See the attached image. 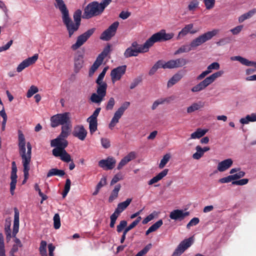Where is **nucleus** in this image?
Returning <instances> with one entry per match:
<instances>
[{
    "label": "nucleus",
    "instance_id": "nucleus-1",
    "mask_svg": "<svg viewBox=\"0 0 256 256\" xmlns=\"http://www.w3.org/2000/svg\"><path fill=\"white\" fill-rule=\"evenodd\" d=\"M54 6L62 14V22L68 32V37L71 38L78 31L81 24L82 18L90 19L102 14L104 8L112 2V0H103L100 4L93 2L88 4L84 8L83 15L80 9L76 10L73 14L74 21L71 18L69 10L63 0H55Z\"/></svg>",
    "mask_w": 256,
    "mask_h": 256
},
{
    "label": "nucleus",
    "instance_id": "nucleus-2",
    "mask_svg": "<svg viewBox=\"0 0 256 256\" xmlns=\"http://www.w3.org/2000/svg\"><path fill=\"white\" fill-rule=\"evenodd\" d=\"M224 74V72L220 70L214 73L210 76L206 78L204 80L192 88L191 90L194 92H198L204 90L208 86L212 83L216 78L220 77Z\"/></svg>",
    "mask_w": 256,
    "mask_h": 256
},
{
    "label": "nucleus",
    "instance_id": "nucleus-3",
    "mask_svg": "<svg viewBox=\"0 0 256 256\" xmlns=\"http://www.w3.org/2000/svg\"><path fill=\"white\" fill-rule=\"evenodd\" d=\"M68 145V141H64L60 144L55 146L56 148L52 150V154L56 157H60L62 160L64 162H68L72 161L71 156L66 151L65 148Z\"/></svg>",
    "mask_w": 256,
    "mask_h": 256
},
{
    "label": "nucleus",
    "instance_id": "nucleus-4",
    "mask_svg": "<svg viewBox=\"0 0 256 256\" xmlns=\"http://www.w3.org/2000/svg\"><path fill=\"white\" fill-rule=\"evenodd\" d=\"M219 32V30L214 29L212 31L208 32L206 33L200 35L198 37L194 39L191 42V46L194 49L200 46L206 41L212 39L214 36H216Z\"/></svg>",
    "mask_w": 256,
    "mask_h": 256
},
{
    "label": "nucleus",
    "instance_id": "nucleus-5",
    "mask_svg": "<svg viewBox=\"0 0 256 256\" xmlns=\"http://www.w3.org/2000/svg\"><path fill=\"white\" fill-rule=\"evenodd\" d=\"M72 128L71 122L66 124L62 126V132L57 138L54 139L50 142L52 146H55L58 144H60L64 141H67L65 138L70 134Z\"/></svg>",
    "mask_w": 256,
    "mask_h": 256
},
{
    "label": "nucleus",
    "instance_id": "nucleus-6",
    "mask_svg": "<svg viewBox=\"0 0 256 256\" xmlns=\"http://www.w3.org/2000/svg\"><path fill=\"white\" fill-rule=\"evenodd\" d=\"M174 36L172 32L166 34V30H163L160 32L154 34L148 40V44L150 47H151L154 43L158 42L166 41L172 39Z\"/></svg>",
    "mask_w": 256,
    "mask_h": 256
},
{
    "label": "nucleus",
    "instance_id": "nucleus-7",
    "mask_svg": "<svg viewBox=\"0 0 256 256\" xmlns=\"http://www.w3.org/2000/svg\"><path fill=\"white\" fill-rule=\"evenodd\" d=\"M51 126L55 128L59 125L64 126L71 122L70 114L66 112L63 114H57L53 116L50 118Z\"/></svg>",
    "mask_w": 256,
    "mask_h": 256
},
{
    "label": "nucleus",
    "instance_id": "nucleus-8",
    "mask_svg": "<svg viewBox=\"0 0 256 256\" xmlns=\"http://www.w3.org/2000/svg\"><path fill=\"white\" fill-rule=\"evenodd\" d=\"M95 30V28H92L88 30L79 36L77 38L76 42L71 46V48L73 50H76L78 49L92 35Z\"/></svg>",
    "mask_w": 256,
    "mask_h": 256
},
{
    "label": "nucleus",
    "instance_id": "nucleus-9",
    "mask_svg": "<svg viewBox=\"0 0 256 256\" xmlns=\"http://www.w3.org/2000/svg\"><path fill=\"white\" fill-rule=\"evenodd\" d=\"M130 105V102H125L118 109V110L115 112L114 116L108 125L110 128L112 130L116 124L118 122L120 118L122 116L124 111L128 108Z\"/></svg>",
    "mask_w": 256,
    "mask_h": 256
},
{
    "label": "nucleus",
    "instance_id": "nucleus-10",
    "mask_svg": "<svg viewBox=\"0 0 256 256\" xmlns=\"http://www.w3.org/2000/svg\"><path fill=\"white\" fill-rule=\"evenodd\" d=\"M119 22L117 21L112 23L106 30L102 33L100 38L106 41L110 40L116 34Z\"/></svg>",
    "mask_w": 256,
    "mask_h": 256
},
{
    "label": "nucleus",
    "instance_id": "nucleus-11",
    "mask_svg": "<svg viewBox=\"0 0 256 256\" xmlns=\"http://www.w3.org/2000/svg\"><path fill=\"white\" fill-rule=\"evenodd\" d=\"M147 40L143 44V46L140 48H133L130 46L128 48L124 53V56L126 58L131 56H136L139 53L146 52L150 48Z\"/></svg>",
    "mask_w": 256,
    "mask_h": 256
},
{
    "label": "nucleus",
    "instance_id": "nucleus-12",
    "mask_svg": "<svg viewBox=\"0 0 256 256\" xmlns=\"http://www.w3.org/2000/svg\"><path fill=\"white\" fill-rule=\"evenodd\" d=\"M193 242L192 236L182 240L176 249L172 256H180L192 244Z\"/></svg>",
    "mask_w": 256,
    "mask_h": 256
},
{
    "label": "nucleus",
    "instance_id": "nucleus-13",
    "mask_svg": "<svg viewBox=\"0 0 256 256\" xmlns=\"http://www.w3.org/2000/svg\"><path fill=\"white\" fill-rule=\"evenodd\" d=\"M126 68V66L124 65L114 68L111 71L110 76L113 84L120 80L122 76L125 74Z\"/></svg>",
    "mask_w": 256,
    "mask_h": 256
},
{
    "label": "nucleus",
    "instance_id": "nucleus-14",
    "mask_svg": "<svg viewBox=\"0 0 256 256\" xmlns=\"http://www.w3.org/2000/svg\"><path fill=\"white\" fill-rule=\"evenodd\" d=\"M27 152H26V145L24 146V150L20 149L19 150L20 154L22 158V164H30L31 161L32 146L30 142H28L26 144Z\"/></svg>",
    "mask_w": 256,
    "mask_h": 256
},
{
    "label": "nucleus",
    "instance_id": "nucleus-15",
    "mask_svg": "<svg viewBox=\"0 0 256 256\" xmlns=\"http://www.w3.org/2000/svg\"><path fill=\"white\" fill-rule=\"evenodd\" d=\"M84 50H78L75 54L74 58V72H78L79 70L82 68L84 64Z\"/></svg>",
    "mask_w": 256,
    "mask_h": 256
},
{
    "label": "nucleus",
    "instance_id": "nucleus-16",
    "mask_svg": "<svg viewBox=\"0 0 256 256\" xmlns=\"http://www.w3.org/2000/svg\"><path fill=\"white\" fill-rule=\"evenodd\" d=\"M12 168L10 175L11 182L10 184V192L12 195L14 194V190L16 188V186L17 182V168L15 162L12 163Z\"/></svg>",
    "mask_w": 256,
    "mask_h": 256
},
{
    "label": "nucleus",
    "instance_id": "nucleus-17",
    "mask_svg": "<svg viewBox=\"0 0 256 256\" xmlns=\"http://www.w3.org/2000/svg\"><path fill=\"white\" fill-rule=\"evenodd\" d=\"M116 160L112 157H108L106 160H102L98 162V166L106 170H112L116 165Z\"/></svg>",
    "mask_w": 256,
    "mask_h": 256
},
{
    "label": "nucleus",
    "instance_id": "nucleus-18",
    "mask_svg": "<svg viewBox=\"0 0 256 256\" xmlns=\"http://www.w3.org/2000/svg\"><path fill=\"white\" fill-rule=\"evenodd\" d=\"M190 215L189 212H184L182 210H174L170 212V218L172 220L181 221Z\"/></svg>",
    "mask_w": 256,
    "mask_h": 256
},
{
    "label": "nucleus",
    "instance_id": "nucleus-19",
    "mask_svg": "<svg viewBox=\"0 0 256 256\" xmlns=\"http://www.w3.org/2000/svg\"><path fill=\"white\" fill-rule=\"evenodd\" d=\"M38 58V54H35L34 56L24 60L18 66L16 70L20 72H22L30 64H34Z\"/></svg>",
    "mask_w": 256,
    "mask_h": 256
},
{
    "label": "nucleus",
    "instance_id": "nucleus-20",
    "mask_svg": "<svg viewBox=\"0 0 256 256\" xmlns=\"http://www.w3.org/2000/svg\"><path fill=\"white\" fill-rule=\"evenodd\" d=\"M188 63V60L184 58L170 60L167 62L166 67L168 68H174L182 67Z\"/></svg>",
    "mask_w": 256,
    "mask_h": 256
},
{
    "label": "nucleus",
    "instance_id": "nucleus-21",
    "mask_svg": "<svg viewBox=\"0 0 256 256\" xmlns=\"http://www.w3.org/2000/svg\"><path fill=\"white\" fill-rule=\"evenodd\" d=\"M72 134L80 140H84L87 135V132L83 126H76L74 128Z\"/></svg>",
    "mask_w": 256,
    "mask_h": 256
},
{
    "label": "nucleus",
    "instance_id": "nucleus-22",
    "mask_svg": "<svg viewBox=\"0 0 256 256\" xmlns=\"http://www.w3.org/2000/svg\"><path fill=\"white\" fill-rule=\"evenodd\" d=\"M194 24H192L186 25L181 31L179 32L178 36L176 37V39H180L181 38L186 36L188 32H190L192 34L196 33L197 31L196 30H192Z\"/></svg>",
    "mask_w": 256,
    "mask_h": 256
},
{
    "label": "nucleus",
    "instance_id": "nucleus-23",
    "mask_svg": "<svg viewBox=\"0 0 256 256\" xmlns=\"http://www.w3.org/2000/svg\"><path fill=\"white\" fill-rule=\"evenodd\" d=\"M136 153L134 152H132L125 156L118 164L117 168L120 170L126 164L129 162L136 158Z\"/></svg>",
    "mask_w": 256,
    "mask_h": 256
},
{
    "label": "nucleus",
    "instance_id": "nucleus-24",
    "mask_svg": "<svg viewBox=\"0 0 256 256\" xmlns=\"http://www.w3.org/2000/svg\"><path fill=\"white\" fill-rule=\"evenodd\" d=\"M14 216L12 230V236L15 238H16V234L18 232L19 228V212L16 208H14Z\"/></svg>",
    "mask_w": 256,
    "mask_h": 256
},
{
    "label": "nucleus",
    "instance_id": "nucleus-25",
    "mask_svg": "<svg viewBox=\"0 0 256 256\" xmlns=\"http://www.w3.org/2000/svg\"><path fill=\"white\" fill-rule=\"evenodd\" d=\"M233 161L231 158H228L219 162L217 169L219 172H222L230 168L232 164Z\"/></svg>",
    "mask_w": 256,
    "mask_h": 256
},
{
    "label": "nucleus",
    "instance_id": "nucleus-26",
    "mask_svg": "<svg viewBox=\"0 0 256 256\" xmlns=\"http://www.w3.org/2000/svg\"><path fill=\"white\" fill-rule=\"evenodd\" d=\"M132 201V198H127L124 202L119 203L118 204L117 208L114 210V212L120 215L127 207L130 205Z\"/></svg>",
    "mask_w": 256,
    "mask_h": 256
},
{
    "label": "nucleus",
    "instance_id": "nucleus-27",
    "mask_svg": "<svg viewBox=\"0 0 256 256\" xmlns=\"http://www.w3.org/2000/svg\"><path fill=\"white\" fill-rule=\"evenodd\" d=\"M98 84L96 93L100 94L103 96H105L106 94V88L108 85L106 82H96Z\"/></svg>",
    "mask_w": 256,
    "mask_h": 256
},
{
    "label": "nucleus",
    "instance_id": "nucleus-28",
    "mask_svg": "<svg viewBox=\"0 0 256 256\" xmlns=\"http://www.w3.org/2000/svg\"><path fill=\"white\" fill-rule=\"evenodd\" d=\"M168 169H164V170L162 172L159 173L158 175H156V176L152 178L148 182V184L149 185H152L154 184H155L162 180L164 177L166 176L168 174Z\"/></svg>",
    "mask_w": 256,
    "mask_h": 256
},
{
    "label": "nucleus",
    "instance_id": "nucleus-29",
    "mask_svg": "<svg viewBox=\"0 0 256 256\" xmlns=\"http://www.w3.org/2000/svg\"><path fill=\"white\" fill-rule=\"evenodd\" d=\"M204 106V102H195L192 104L190 106L187 108V112L192 113L196 110L202 108Z\"/></svg>",
    "mask_w": 256,
    "mask_h": 256
},
{
    "label": "nucleus",
    "instance_id": "nucleus-30",
    "mask_svg": "<svg viewBox=\"0 0 256 256\" xmlns=\"http://www.w3.org/2000/svg\"><path fill=\"white\" fill-rule=\"evenodd\" d=\"M121 188L120 184H116L114 189L112 190L110 196L108 198L109 202H112L114 200L116 199L118 197V192Z\"/></svg>",
    "mask_w": 256,
    "mask_h": 256
},
{
    "label": "nucleus",
    "instance_id": "nucleus-31",
    "mask_svg": "<svg viewBox=\"0 0 256 256\" xmlns=\"http://www.w3.org/2000/svg\"><path fill=\"white\" fill-rule=\"evenodd\" d=\"M207 131L208 130H202V128H198L195 132L190 134V138H200L206 134Z\"/></svg>",
    "mask_w": 256,
    "mask_h": 256
},
{
    "label": "nucleus",
    "instance_id": "nucleus-32",
    "mask_svg": "<svg viewBox=\"0 0 256 256\" xmlns=\"http://www.w3.org/2000/svg\"><path fill=\"white\" fill-rule=\"evenodd\" d=\"M110 46L108 44L103 50L102 52L98 56L96 59L102 63L104 58L110 52Z\"/></svg>",
    "mask_w": 256,
    "mask_h": 256
},
{
    "label": "nucleus",
    "instance_id": "nucleus-33",
    "mask_svg": "<svg viewBox=\"0 0 256 256\" xmlns=\"http://www.w3.org/2000/svg\"><path fill=\"white\" fill-rule=\"evenodd\" d=\"M110 46L108 44L103 50L102 52L98 56L96 59L102 63L104 58L110 52Z\"/></svg>",
    "mask_w": 256,
    "mask_h": 256
},
{
    "label": "nucleus",
    "instance_id": "nucleus-34",
    "mask_svg": "<svg viewBox=\"0 0 256 256\" xmlns=\"http://www.w3.org/2000/svg\"><path fill=\"white\" fill-rule=\"evenodd\" d=\"M163 224L162 220H160L156 223L153 224L146 231V235L148 236L150 232L156 231Z\"/></svg>",
    "mask_w": 256,
    "mask_h": 256
},
{
    "label": "nucleus",
    "instance_id": "nucleus-35",
    "mask_svg": "<svg viewBox=\"0 0 256 256\" xmlns=\"http://www.w3.org/2000/svg\"><path fill=\"white\" fill-rule=\"evenodd\" d=\"M87 121L89 122V128L90 132L91 134H92L97 130L98 120L88 118L87 119Z\"/></svg>",
    "mask_w": 256,
    "mask_h": 256
},
{
    "label": "nucleus",
    "instance_id": "nucleus-36",
    "mask_svg": "<svg viewBox=\"0 0 256 256\" xmlns=\"http://www.w3.org/2000/svg\"><path fill=\"white\" fill-rule=\"evenodd\" d=\"M182 78V76L179 74H174L168 82V87H171L176 82H179Z\"/></svg>",
    "mask_w": 256,
    "mask_h": 256
},
{
    "label": "nucleus",
    "instance_id": "nucleus-37",
    "mask_svg": "<svg viewBox=\"0 0 256 256\" xmlns=\"http://www.w3.org/2000/svg\"><path fill=\"white\" fill-rule=\"evenodd\" d=\"M65 174V172L63 170L57 168L50 169L47 174V177H50L52 176H62Z\"/></svg>",
    "mask_w": 256,
    "mask_h": 256
},
{
    "label": "nucleus",
    "instance_id": "nucleus-38",
    "mask_svg": "<svg viewBox=\"0 0 256 256\" xmlns=\"http://www.w3.org/2000/svg\"><path fill=\"white\" fill-rule=\"evenodd\" d=\"M192 49L194 48L191 46L190 44L189 45H183L174 52V54L176 55L183 52H188Z\"/></svg>",
    "mask_w": 256,
    "mask_h": 256
},
{
    "label": "nucleus",
    "instance_id": "nucleus-39",
    "mask_svg": "<svg viewBox=\"0 0 256 256\" xmlns=\"http://www.w3.org/2000/svg\"><path fill=\"white\" fill-rule=\"evenodd\" d=\"M104 96L98 93H93L90 96V100L92 102L100 104L104 100Z\"/></svg>",
    "mask_w": 256,
    "mask_h": 256
},
{
    "label": "nucleus",
    "instance_id": "nucleus-40",
    "mask_svg": "<svg viewBox=\"0 0 256 256\" xmlns=\"http://www.w3.org/2000/svg\"><path fill=\"white\" fill-rule=\"evenodd\" d=\"M255 121H256V113L248 115L245 118H242L240 120V122L242 124H246L249 122Z\"/></svg>",
    "mask_w": 256,
    "mask_h": 256
},
{
    "label": "nucleus",
    "instance_id": "nucleus-41",
    "mask_svg": "<svg viewBox=\"0 0 256 256\" xmlns=\"http://www.w3.org/2000/svg\"><path fill=\"white\" fill-rule=\"evenodd\" d=\"M102 64V62L100 61H98V60L96 59V61L94 62L93 64L90 67L88 75L90 76H92L94 74V72L98 68V67Z\"/></svg>",
    "mask_w": 256,
    "mask_h": 256
},
{
    "label": "nucleus",
    "instance_id": "nucleus-42",
    "mask_svg": "<svg viewBox=\"0 0 256 256\" xmlns=\"http://www.w3.org/2000/svg\"><path fill=\"white\" fill-rule=\"evenodd\" d=\"M26 145V140L24 135L21 131H18V147L20 149L24 150V146Z\"/></svg>",
    "mask_w": 256,
    "mask_h": 256
},
{
    "label": "nucleus",
    "instance_id": "nucleus-43",
    "mask_svg": "<svg viewBox=\"0 0 256 256\" xmlns=\"http://www.w3.org/2000/svg\"><path fill=\"white\" fill-rule=\"evenodd\" d=\"M196 152L192 154V158L195 160H199L204 156V152L200 146H197L196 148Z\"/></svg>",
    "mask_w": 256,
    "mask_h": 256
},
{
    "label": "nucleus",
    "instance_id": "nucleus-44",
    "mask_svg": "<svg viewBox=\"0 0 256 256\" xmlns=\"http://www.w3.org/2000/svg\"><path fill=\"white\" fill-rule=\"evenodd\" d=\"M234 60L239 61L241 64L246 66H252L253 62V61H250L240 56H235Z\"/></svg>",
    "mask_w": 256,
    "mask_h": 256
},
{
    "label": "nucleus",
    "instance_id": "nucleus-45",
    "mask_svg": "<svg viewBox=\"0 0 256 256\" xmlns=\"http://www.w3.org/2000/svg\"><path fill=\"white\" fill-rule=\"evenodd\" d=\"M23 166H24V180L22 181V184H24L26 181L27 180L29 176V173L28 172L30 170V164H22Z\"/></svg>",
    "mask_w": 256,
    "mask_h": 256
},
{
    "label": "nucleus",
    "instance_id": "nucleus-46",
    "mask_svg": "<svg viewBox=\"0 0 256 256\" xmlns=\"http://www.w3.org/2000/svg\"><path fill=\"white\" fill-rule=\"evenodd\" d=\"M170 154L169 153L164 155L162 158L160 160V164H159V168H164L168 162L170 160Z\"/></svg>",
    "mask_w": 256,
    "mask_h": 256
},
{
    "label": "nucleus",
    "instance_id": "nucleus-47",
    "mask_svg": "<svg viewBox=\"0 0 256 256\" xmlns=\"http://www.w3.org/2000/svg\"><path fill=\"white\" fill-rule=\"evenodd\" d=\"M199 4V2L198 0H193L191 1L188 6V8L189 11L193 12L196 10V9L198 8Z\"/></svg>",
    "mask_w": 256,
    "mask_h": 256
},
{
    "label": "nucleus",
    "instance_id": "nucleus-48",
    "mask_svg": "<svg viewBox=\"0 0 256 256\" xmlns=\"http://www.w3.org/2000/svg\"><path fill=\"white\" fill-rule=\"evenodd\" d=\"M70 180L69 178L66 180L64 190L62 194L63 198H65L68 192L70 187Z\"/></svg>",
    "mask_w": 256,
    "mask_h": 256
},
{
    "label": "nucleus",
    "instance_id": "nucleus-49",
    "mask_svg": "<svg viewBox=\"0 0 256 256\" xmlns=\"http://www.w3.org/2000/svg\"><path fill=\"white\" fill-rule=\"evenodd\" d=\"M54 228L55 229H58L60 226V217L58 214H56L54 217Z\"/></svg>",
    "mask_w": 256,
    "mask_h": 256
},
{
    "label": "nucleus",
    "instance_id": "nucleus-50",
    "mask_svg": "<svg viewBox=\"0 0 256 256\" xmlns=\"http://www.w3.org/2000/svg\"><path fill=\"white\" fill-rule=\"evenodd\" d=\"M46 245L47 242L46 241H41L40 244V246L39 248L40 254H47L46 249Z\"/></svg>",
    "mask_w": 256,
    "mask_h": 256
},
{
    "label": "nucleus",
    "instance_id": "nucleus-51",
    "mask_svg": "<svg viewBox=\"0 0 256 256\" xmlns=\"http://www.w3.org/2000/svg\"><path fill=\"white\" fill-rule=\"evenodd\" d=\"M115 104V100L114 98H110L106 105V109L107 110H112Z\"/></svg>",
    "mask_w": 256,
    "mask_h": 256
},
{
    "label": "nucleus",
    "instance_id": "nucleus-52",
    "mask_svg": "<svg viewBox=\"0 0 256 256\" xmlns=\"http://www.w3.org/2000/svg\"><path fill=\"white\" fill-rule=\"evenodd\" d=\"M38 88L34 86H32L28 90L26 96L28 98H30L34 94L38 92Z\"/></svg>",
    "mask_w": 256,
    "mask_h": 256
},
{
    "label": "nucleus",
    "instance_id": "nucleus-53",
    "mask_svg": "<svg viewBox=\"0 0 256 256\" xmlns=\"http://www.w3.org/2000/svg\"><path fill=\"white\" fill-rule=\"evenodd\" d=\"M152 247V244L146 245L142 250L139 252L135 256H142L146 254Z\"/></svg>",
    "mask_w": 256,
    "mask_h": 256
},
{
    "label": "nucleus",
    "instance_id": "nucleus-54",
    "mask_svg": "<svg viewBox=\"0 0 256 256\" xmlns=\"http://www.w3.org/2000/svg\"><path fill=\"white\" fill-rule=\"evenodd\" d=\"M204 2L207 10H210L214 6L215 0H204Z\"/></svg>",
    "mask_w": 256,
    "mask_h": 256
},
{
    "label": "nucleus",
    "instance_id": "nucleus-55",
    "mask_svg": "<svg viewBox=\"0 0 256 256\" xmlns=\"http://www.w3.org/2000/svg\"><path fill=\"white\" fill-rule=\"evenodd\" d=\"M127 222L125 220H121L120 224L116 226V230L118 232H120L126 226Z\"/></svg>",
    "mask_w": 256,
    "mask_h": 256
},
{
    "label": "nucleus",
    "instance_id": "nucleus-56",
    "mask_svg": "<svg viewBox=\"0 0 256 256\" xmlns=\"http://www.w3.org/2000/svg\"><path fill=\"white\" fill-rule=\"evenodd\" d=\"M118 214H116L115 212H114L110 216V226L111 228H113L114 226V224L116 222L117 218L118 216Z\"/></svg>",
    "mask_w": 256,
    "mask_h": 256
},
{
    "label": "nucleus",
    "instance_id": "nucleus-57",
    "mask_svg": "<svg viewBox=\"0 0 256 256\" xmlns=\"http://www.w3.org/2000/svg\"><path fill=\"white\" fill-rule=\"evenodd\" d=\"M122 179V174L118 173L116 174L112 178L110 182V185H114L116 184L118 182Z\"/></svg>",
    "mask_w": 256,
    "mask_h": 256
},
{
    "label": "nucleus",
    "instance_id": "nucleus-58",
    "mask_svg": "<svg viewBox=\"0 0 256 256\" xmlns=\"http://www.w3.org/2000/svg\"><path fill=\"white\" fill-rule=\"evenodd\" d=\"M199 222V218H192L187 224L186 228L188 229L190 228V226L196 225L198 224Z\"/></svg>",
    "mask_w": 256,
    "mask_h": 256
},
{
    "label": "nucleus",
    "instance_id": "nucleus-59",
    "mask_svg": "<svg viewBox=\"0 0 256 256\" xmlns=\"http://www.w3.org/2000/svg\"><path fill=\"white\" fill-rule=\"evenodd\" d=\"M232 181H234L232 175H230L218 180V182L220 183H228Z\"/></svg>",
    "mask_w": 256,
    "mask_h": 256
},
{
    "label": "nucleus",
    "instance_id": "nucleus-60",
    "mask_svg": "<svg viewBox=\"0 0 256 256\" xmlns=\"http://www.w3.org/2000/svg\"><path fill=\"white\" fill-rule=\"evenodd\" d=\"M248 182V180L247 178H244L238 180H235L232 182V184L234 185H239L242 186L246 184Z\"/></svg>",
    "mask_w": 256,
    "mask_h": 256
},
{
    "label": "nucleus",
    "instance_id": "nucleus-61",
    "mask_svg": "<svg viewBox=\"0 0 256 256\" xmlns=\"http://www.w3.org/2000/svg\"><path fill=\"white\" fill-rule=\"evenodd\" d=\"M220 68V64L217 62H214L212 64H211L210 65H209L208 68L207 70H210V72H211L212 70H218Z\"/></svg>",
    "mask_w": 256,
    "mask_h": 256
},
{
    "label": "nucleus",
    "instance_id": "nucleus-62",
    "mask_svg": "<svg viewBox=\"0 0 256 256\" xmlns=\"http://www.w3.org/2000/svg\"><path fill=\"white\" fill-rule=\"evenodd\" d=\"M108 68V67L106 66L103 69L102 71L99 74L97 80H96V82H102V80H103Z\"/></svg>",
    "mask_w": 256,
    "mask_h": 256
},
{
    "label": "nucleus",
    "instance_id": "nucleus-63",
    "mask_svg": "<svg viewBox=\"0 0 256 256\" xmlns=\"http://www.w3.org/2000/svg\"><path fill=\"white\" fill-rule=\"evenodd\" d=\"M243 28L242 25L238 26L234 28L231 29L230 31L232 32V34L234 35H236L238 34Z\"/></svg>",
    "mask_w": 256,
    "mask_h": 256
},
{
    "label": "nucleus",
    "instance_id": "nucleus-64",
    "mask_svg": "<svg viewBox=\"0 0 256 256\" xmlns=\"http://www.w3.org/2000/svg\"><path fill=\"white\" fill-rule=\"evenodd\" d=\"M131 15V12L128 11H122L119 14V17L122 20L128 18Z\"/></svg>",
    "mask_w": 256,
    "mask_h": 256
}]
</instances>
